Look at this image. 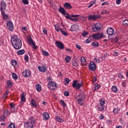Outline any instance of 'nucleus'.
<instances>
[{"label": "nucleus", "instance_id": "f257e3e1", "mask_svg": "<svg viewBox=\"0 0 128 128\" xmlns=\"http://www.w3.org/2000/svg\"><path fill=\"white\" fill-rule=\"evenodd\" d=\"M11 43L15 50H20L22 46V40L16 35H14L11 38Z\"/></svg>", "mask_w": 128, "mask_h": 128}, {"label": "nucleus", "instance_id": "f03ea898", "mask_svg": "<svg viewBox=\"0 0 128 128\" xmlns=\"http://www.w3.org/2000/svg\"><path fill=\"white\" fill-rule=\"evenodd\" d=\"M102 25L100 23H96L92 26V32H100L102 30Z\"/></svg>", "mask_w": 128, "mask_h": 128}, {"label": "nucleus", "instance_id": "7ed1b4c3", "mask_svg": "<svg viewBox=\"0 0 128 128\" xmlns=\"http://www.w3.org/2000/svg\"><path fill=\"white\" fill-rule=\"evenodd\" d=\"M72 86L74 88H76L77 90H78L80 88L84 87V83H82V82L78 83V80H74L73 81Z\"/></svg>", "mask_w": 128, "mask_h": 128}, {"label": "nucleus", "instance_id": "20e7f679", "mask_svg": "<svg viewBox=\"0 0 128 128\" xmlns=\"http://www.w3.org/2000/svg\"><path fill=\"white\" fill-rule=\"evenodd\" d=\"M28 42L29 44V46H32V48L34 50H36L38 47L36 46V42H34L32 37H28L27 38Z\"/></svg>", "mask_w": 128, "mask_h": 128}, {"label": "nucleus", "instance_id": "39448f33", "mask_svg": "<svg viewBox=\"0 0 128 128\" xmlns=\"http://www.w3.org/2000/svg\"><path fill=\"white\" fill-rule=\"evenodd\" d=\"M76 98H77V100L79 102H82V100H84V98H86V95L84 93H81L76 96Z\"/></svg>", "mask_w": 128, "mask_h": 128}, {"label": "nucleus", "instance_id": "423d86ee", "mask_svg": "<svg viewBox=\"0 0 128 128\" xmlns=\"http://www.w3.org/2000/svg\"><path fill=\"white\" fill-rule=\"evenodd\" d=\"M55 44L57 48H60V50H64V44L60 41H56Z\"/></svg>", "mask_w": 128, "mask_h": 128}, {"label": "nucleus", "instance_id": "0eeeda50", "mask_svg": "<svg viewBox=\"0 0 128 128\" xmlns=\"http://www.w3.org/2000/svg\"><path fill=\"white\" fill-rule=\"evenodd\" d=\"M48 88L50 90H54V88H56V82L51 81L48 84Z\"/></svg>", "mask_w": 128, "mask_h": 128}, {"label": "nucleus", "instance_id": "6e6552de", "mask_svg": "<svg viewBox=\"0 0 128 128\" xmlns=\"http://www.w3.org/2000/svg\"><path fill=\"white\" fill-rule=\"evenodd\" d=\"M6 26L9 30H10L11 32H12V30H14V24H12V22L8 21L7 22Z\"/></svg>", "mask_w": 128, "mask_h": 128}, {"label": "nucleus", "instance_id": "1a4fd4ad", "mask_svg": "<svg viewBox=\"0 0 128 128\" xmlns=\"http://www.w3.org/2000/svg\"><path fill=\"white\" fill-rule=\"evenodd\" d=\"M22 74L25 78H28L32 74V72L30 70H25L22 72Z\"/></svg>", "mask_w": 128, "mask_h": 128}, {"label": "nucleus", "instance_id": "9d476101", "mask_svg": "<svg viewBox=\"0 0 128 128\" xmlns=\"http://www.w3.org/2000/svg\"><path fill=\"white\" fill-rule=\"evenodd\" d=\"M96 64L94 62H92L90 64V70L94 71L96 70Z\"/></svg>", "mask_w": 128, "mask_h": 128}, {"label": "nucleus", "instance_id": "9b49d317", "mask_svg": "<svg viewBox=\"0 0 128 128\" xmlns=\"http://www.w3.org/2000/svg\"><path fill=\"white\" fill-rule=\"evenodd\" d=\"M24 128H34V126L32 125V122H27L24 124Z\"/></svg>", "mask_w": 128, "mask_h": 128}, {"label": "nucleus", "instance_id": "f8f14e48", "mask_svg": "<svg viewBox=\"0 0 128 128\" xmlns=\"http://www.w3.org/2000/svg\"><path fill=\"white\" fill-rule=\"evenodd\" d=\"M109 36H112L114 34V28H108L106 30Z\"/></svg>", "mask_w": 128, "mask_h": 128}, {"label": "nucleus", "instance_id": "ddd939ff", "mask_svg": "<svg viewBox=\"0 0 128 128\" xmlns=\"http://www.w3.org/2000/svg\"><path fill=\"white\" fill-rule=\"evenodd\" d=\"M64 7L65 8H66V10H72V5L68 3V2H66L64 4Z\"/></svg>", "mask_w": 128, "mask_h": 128}, {"label": "nucleus", "instance_id": "4468645a", "mask_svg": "<svg viewBox=\"0 0 128 128\" xmlns=\"http://www.w3.org/2000/svg\"><path fill=\"white\" fill-rule=\"evenodd\" d=\"M0 10L1 12H2V10H4L6 8V2L2 1L0 3Z\"/></svg>", "mask_w": 128, "mask_h": 128}, {"label": "nucleus", "instance_id": "2eb2a0df", "mask_svg": "<svg viewBox=\"0 0 128 128\" xmlns=\"http://www.w3.org/2000/svg\"><path fill=\"white\" fill-rule=\"evenodd\" d=\"M78 30V26L73 24L70 28L71 32H76Z\"/></svg>", "mask_w": 128, "mask_h": 128}, {"label": "nucleus", "instance_id": "dca6fc26", "mask_svg": "<svg viewBox=\"0 0 128 128\" xmlns=\"http://www.w3.org/2000/svg\"><path fill=\"white\" fill-rule=\"evenodd\" d=\"M96 18H98V16H96V15H90L88 16V20H96Z\"/></svg>", "mask_w": 128, "mask_h": 128}, {"label": "nucleus", "instance_id": "f3484780", "mask_svg": "<svg viewBox=\"0 0 128 128\" xmlns=\"http://www.w3.org/2000/svg\"><path fill=\"white\" fill-rule=\"evenodd\" d=\"M43 118L45 120H48L50 118V114L48 112H44L43 114Z\"/></svg>", "mask_w": 128, "mask_h": 128}, {"label": "nucleus", "instance_id": "a211bd4d", "mask_svg": "<svg viewBox=\"0 0 128 128\" xmlns=\"http://www.w3.org/2000/svg\"><path fill=\"white\" fill-rule=\"evenodd\" d=\"M59 12H60V14H64L65 16L66 14V10L64 8H62V6L60 7V8L58 9Z\"/></svg>", "mask_w": 128, "mask_h": 128}, {"label": "nucleus", "instance_id": "6ab92c4d", "mask_svg": "<svg viewBox=\"0 0 128 128\" xmlns=\"http://www.w3.org/2000/svg\"><path fill=\"white\" fill-rule=\"evenodd\" d=\"M80 62L82 66H86V58L84 56H82L80 58Z\"/></svg>", "mask_w": 128, "mask_h": 128}, {"label": "nucleus", "instance_id": "aec40b11", "mask_svg": "<svg viewBox=\"0 0 128 128\" xmlns=\"http://www.w3.org/2000/svg\"><path fill=\"white\" fill-rule=\"evenodd\" d=\"M38 70L40 72H46V67L44 66H39Z\"/></svg>", "mask_w": 128, "mask_h": 128}, {"label": "nucleus", "instance_id": "412c9836", "mask_svg": "<svg viewBox=\"0 0 128 128\" xmlns=\"http://www.w3.org/2000/svg\"><path fill=\"white\" fill-rule=\"evenodd\" d=\"M12 82L10 80H8L7 82V86H6V88H12Z\"/></svg>", "mask_w": 128, "mask_h": 128}, {"label": "nucleus", "instance_id": "4be33fe9", "mask_svg": "<svg viewBox=\"0 0 128 128\" xmlns=\"http://www.w3.org/2000/svg\"><path fill=\"white\" fill-rule=\"evenodd\" d=\"M21 100L22 102H26V93L24 92L21 94Z\"/></svg>", "mask_w": 128, "mask_h": 128}, {"label": "nucleus", "instance_id": "5701e85b", "mask_svg": "<svg viewBox=\"0 0 128 128\" xmlns=\"http://www.w3.org/2000/svg\"><path fill=\"white\" fill-rule=\"evenodd\" d=\"M98 40L100 38H106V36H104V33L97 34Z\"/></svg>", "mask_w": 128, "mask_h": 128}, {"label": "nucleus", "instance_id": "b1692460", "mask_svg": "<svg viewBox=\"0 0 128 128\" xmlns=\"http://www.w3.org/2000/svg\"><path fill=\"white\" fill-rule=\"evenodd\" d=\"M31 104L32 106H34V108H36L38 106L36 105V100H34V99H32L31 102Z\"/></svg>", "mask_w": 128, "mask_h": 128}, {"label": "nucleus", "instance_id": "393cba45", "mask_svg": "<svg viewBox=\"0 0 128 128\" xmlns=\"http://www.w3.org/2000/svg\"><path fill=\"white\" fill-rule=\"evenodd\" d=\"M97 108H98V110L100 112H102V110H104V106H102V105H100V104H98Z\"/></svg>", "mask_w": 128, "mask_h": 128}, {"label": "nucleus", "instance_id": "a878e982", "mask_svg": "<svg viewBox=\"0 0 128 128\" xmlns=\"http://www.w3.org/2000/svg\"><path fill=\"white\" fill-rule=\"evenodd\" d=\"M36 90H38V92H40L42 90V86L40 84H37L36 86Z\"/></svg>", "mask_w": 128, "mask_h": 128}, {"label": "nucleus", "instance_id": "bb28decb", "mask_svg": "<svg viewBox=\"0 0 128 128\" xmlns=\"http://www.w3.org/2000/svg\"><path fill=\"white\" fill-rule=\"evenodd\" d=\"M2 12V15L3 16L4 20H6V19L8 18V16H7L6 14L2 10V12Z\"/></svg>", "mask_w": 128, "mask_h": 128}, {"label": "nucleus", "instance_id": "cd10ccee", "mask_svg": "<svg viewBox=\"0 0 128 128\" xmlns=\"http://www.w3.org/2000/svg\"><path fill=\"white\" fill-rule=\"evenodd\" d=\"M24 52H26V51L24 50H18L17 52V54L19 56H20L22 54H24Z\"/></svg>", "mask_w": 128, "mask_h": 128}, {"label": "nucleus", "instance_id": "c85d7f7f", "mask_svg": "<svg viewBox=\"0 0 128 128\" xmlns=\"http://www.w3.org/2000/svg\"><path fill=\"white\" fill-rule=\"evenodd\" d=\"M71 60H72V57H70V56H66V58H65V60H66V62H70Z\"/></svg>", "mask_w": 128, "mask_h": 128}, {"label": "nucleus", "instance_id": "c756f323", "mask_svg": "<svg viewBox=\"0 0 128 128\" xmlns=\"http://www.w3.org/2000/svg\"><path fill=\"white\" fill-rule=\"evenodd\" d=\"M112 90L115 92V93H116L118 92V88H116V86H112Z\"/></svg>", "mask_w": 128, "mask_h": 128}, {"label": "nucleus", "instance_id": "7c9ffc66", "mask_svg": "<svg viewBox=\"0 0 128 128\" xmlns=\"http://www.w3.org/2000/svg\"><path fill=\"white\" fill-rule=\"evenodd\" d=\"M56 120L59 122H64V120L60 118V116H56Z\"/></svg>", "mask_w": 128, "mask_h": 128}, {"label": "nucleus", "instance_id": "2f4dec72", "mask_svg": "<svg viewBox=\"0 0 128 128\" xmlns=\"http://www.w3.org/2000/svg\"><path fill=\"white\" fill-rule=\"evenodd\" d=\"M92 46H94L95 48H98V42H93L92 44Z\"/></svg>", "mask_w": 128, "mask_h": 128}, {"label": "nucleus", "instance_id": "473e14b6", "mask_svg": "<svg viewBox=\"0 0 128 128\" xmlns=\"http://www.w3.org/2000/svg\"><path fill=\"white\" fill-rule=\"evenodd\" d=\"M60 32L62 34H63L64 36H68V33L66 32H64V31L63 30L62 28H60Z\"/></svg>", "mask_w": 128, "mask_h": 128}, {"label": "nucleus", "instance_id": "72a5a7b5", "mask_svg": "<svg viewBox=\"0 0 128 128\" xmlns=\"http://www.w3.org/2000/svg\"><path fill=\"white\" fill-rule=\"evenodd\" d=\"M123 25L125 26H128V20H125L122 22Z\"/></svg>", "mask_w": 128, "mask_h": 128}, {"label": "nucleus", "instance_id": "f704fd0d", "mask_svg": "<svg viewBox=\"0 0 128 128\" xmlns=\"http://www.w3.org/2000/svg\"><path fill=\"white\" fill-rule=\"evenodd\" d=\"M42 52L44 56H48V52L44 50H42Z\"/></svg>", "mask_w": 128, "mask_h": 128}, {"label": "nucleus", "instance_id": "c9c22d12", "mask_svg": "<svg viewBox=\"0 0 128 128\" xmlns=\"http://www.w3.org/2000/svg\"><path fill=\"white\" fill-rule=\"evenodd\" d=\"M12 66H16V64H18V62L16 60H12Z\"/></svg>", "mask_w": 128, "mask_h": 128}, {"label": "nucleus", "instance_id": "e433bc0d", "mask_svg": "<svg viewBox=\"0 0 128 128\" xmlns=\"http://www.w3.org/2000/svg\"><path fill=\"white\" fill-rule=\"evenodd\" d=\"M54 28L56 32H60V26L58 24L54 25Z\"/></svg>", "mask_w": 128, "mask_h": 128}, {"label": "nucleus", "instance_id": "4c0bfd02", "mask_svg": "<svg viewBox=\"0 0 128 128\" xmlns=\"http://www.w3.org/2000/svg\"><path fill=\"white\" fill-rule=\"evenodd\" d=\"M12 78L14 80H18V75L15 73H12Z\"/></svg>", "mask_w": 128, "mask_h": 128}, {"label": "nucleus", "instance_id": "58836bf2", "mask_svg": "<svg viewBox=\"0 0 128 128\" xmlns=\"http://www.w3.org/2000/svg\"><path fill=\"white\" fill-rule=\"evenodd\" d=\"M120 111V109L118 108H115L114 110V113L115 114H118V112Z\"/></svg>", "mask_w": 128, "mask_h": 128}, {"label": "nucleus", "instance_id": "ea45409f", "mask_svg": "<svg viewBox=\"0 0 128 128\" xmlns=\"http://www.w3.org/2000/svg\"><path fill=\"white\" fill-rule=\"evenodd\" d=\"M8 128H16V125L14 123H10L8 125Z\"/></svg>", "mask_w": 128, "mask_h": 128}, {"label": "nucleus", "instance_id": "a19ab883", "mask_svg": "<svg viewBox=\"0 0 128 128\" xmlns=\"http://www.w3.org/2000/svg\"><path fill=\"white\" fill-rule=\"evenodd\" d=\"M0 122H4L6 120V116L2 115L0 116Z\"/></svg>", "mask_w": 128, "mask_h": 128}, {"label": "nucleus", "instance_id": "79ce46f5", "mask_svg": "<svg viewBox=\"0 0 128 128\" xmlns=\"http://www.w3.org/2000/svg\"><path fill=\"white\" fill-rule=\"evenodd\" d=\"M90 36H92L94 40H98V34H93L92 36L90 35Z\"/></svg>", "mask_w": 128, "mask_h": 128}, {"label": "nucleus", "instance_id": "37998d69", "mask_svg": "<svg viewBox=\"0 0 128 128\" xmlns=\"http://www.w3.org/2000/svg\"><path fill=\"white\" fill-rule=\"evenodd\" d=\"M106 101V100H102V99L100 100V104H99L100 106H104V102Z\"/></svg>", "mask_w": 128, "mask_h": 128}, {"label": "nucleus", "instance_id": "c03bdc74", "mask_svg": "<svg viewBox=\"0 0 128 128\" xmlns=\"http://www.w3.org/2000/svg\"><path fill=\"white\" fill-rule=\"evenodd\" d=\"M72 64L74 66H78V62H76L74 60L72 61Z\"/></svg>", "mask_w": 128, "mask_h": 128}, {"label": "nucleus", "instance_id": "a18cd8bd", "mask_svg": "<svg viewBox=\"0 0 128 128\" xmlns=\"http://www.w3.org/2000/svg\"><path fill=\"white\" fill-rule=\"evenodd\" d=\"M88 32H86V31H84L82 34V36H88Z\"/></svg>", "mask_w": 128, "mask_h": 128}, {"label": "nucleus", "instance_id": "49530a36", "mask_svg": "<svg viewBox=\"0 0 128 128\" xmlns=\"http://www.w3.org/2000/svg\"><path fill=\"white\" fill-rule=\"evenodd\" d=\"M70 20H72V22H76L78 21V18H70Z\"/></svg>", "mask_w": 128, "mask_h": 128}, {"label": "nucleus", "instance_id": "de8ad7c7", "mask_svg": "<svg viewBox=\"0 0 128 128\" xmlns=\"http://www.w3.org/2000/svg\"><path fill=\"white\" fill-rule=\"evenodd\" d=\"M65 84H68L70 82V79L68 78H66L64 80Z\"/></svg>", "mask_w": 128, "mask_h": 128}, {"label": "nucleus", "instance_id": "09e8293b", "mask_svg": "<svg viewBox=\"0 0 128 128\" xmlns=\"http://www.w3.org/2000/svg\"><path fill=\"white\" fill-rule=\"evenodd\" d=\"M60 102H61L62 106H64V108H66V103L64 102V100H61Z\"/></svg>", "mask_w": 128, "mask_h": 128}, {"label": "nucleus", "instance_id": "8fccbe9b", "mask_svg": "<svg viewBox=\"0 0 128 128\" xmlns=\"http://www.w3.org/2000/svg\"><path fill=\"white\" fill-rule=\"evenodd\" d=\"M9 93L10 91L8 90H6V93L4 94V98H8V94Z\"/></svg>", "mask_w": 128, "mask_h": 128}, {"label": "nucleus", "instance_id": "3c124183", "mask_svg": "<svg viewBox=\"0 0 128 128\" xmlns=\"http://www.w3.org/2000/svg\"><path fill=\"white\" fill-rule=\"evenodd\" d=\"M22 2L24 4H28V0H22Z\"/></svg>", "mask_w": 128, "mask_h": 128}, {"label": "nucleus", "instance_id": "603ef678", "mask_svg": "<svg viewBox=\"0 0 128 128\" xmlns=\"http://www.w3.org/2000/svg\"><path fill=\"white\" fill-rule=\"evenodd\" d=\"M94 62H97V64H100V58H94Z\"/></svg>", "mask_w": 128, "mask_h": 128}, {"label": "nucleus", "instance_id": "864d4df0", "mask_svg": "<svg viewBox=\"0 0 128 128\" xmlns=\"http://www.w3.org/2000/svg\"><path fill=\"white\" fill-rule=\"evenodd\" d=\"M64 96H70V92H68V91H65L64 92Z\"/></svg>", "mask_w": 128, "mask_h": 128}, {"label": "nucleus", "instance_id": "5fc2aeb1", "mask_svg": "<svg viewBox=\"0 0 128 128\" xmlns=\"http://www.w3.org/2000/svg\"><path fill=\"white\" fill-rule=\"evenodd\" d=\"M66 18L68 20H70V18H72L71 16H70V14L68 13L66 14Z\"/></svg>", "mask_w": 128, "mask_h": 128}, {"label": "nucleus", "instance_id": "6e6d98bb", "mask_svg": "<svg viewBox=\"0 0 128 128\" xmlns=\"http://www.w3.org/2000/svg\"><path fill=\"white\" fill-rule=\"evenodd\" d=\"M108 14V10H104L102 12V14Z\"/></svg>", "mask_w": 128, "mask_h": 128}, {"label": "nucleus", "instance_id": "4d7b16f0", "mask_svg": "<svg viewBox=\"0 0 128 128\" xmlns=\"http://www.w3.org/2000/svg\"><path fill=\"white\" fill-rule=\"evenodd\" d=\"M4 114H7V115L10 114V113H8V110H4Z\"/></svg>", "mask_w": 128, "mask_h": 128}, {"label": "nucleus", "instance_id": "13d9d810", "mask_svg": "<svg viewBox=\"0 0 128 128\" xmlns=\"http://www.w3.org/2000/svg\"><path fill=\"white\" fill-rule=\"evenodd\" d=\"M24 60L26 62H28V55H25Z\"/></svg>", "mask_w": 128, "mask_h": 128}, {"label": "nucleus", "instance_id": "bf43d9fd", "mask_svg": "<svg viewBox=\"0 0 128 128\" xmlns=\"http://www.w3.org/2000/svg\"><path fill=\"white\" fill-rule=\"evenodd\" d=\"M16 108L14 107H13L12 108H11L12 112H16Z\"/></svg>", "mask_w": 128, "mask_h": 128}, {"label": "nucleus", "instance_id": "052dcab7", "mask_svg": "<svg viewBox=\"0 0 128 128\" xmlns=\"http://www.w3.org/2000/svg\"><path fill=\"white\" fill-rule=\"evenodd\" d=\"M76 48H77L78 50H82V46L78 44L76 45Z\"/></svg>", "mask_w": 128, "mask_h": 128}, {"label": "nucleus", "instance_id": "680f3d73", "mask_svg": "<svg viewBox=\"0 0 128 128\" xmlns=\"http://www.w3.org/2000/svg\"><path fill=\"white\" fill-rule=\"evenodd\" d=\"M126 82L127 81L126 80V81H124L122 82V84L123 86H126Z\"/></svg>", "mask_w": 128, "mask_h": 128}, {"label": "nucleus", "instance_id": "e2e57ef3", "mask_svg": "<svg viewBox=\"0 0 128 128\" xmlns=\"http://www.w3.org/2000/svg\"><path fill=\"white\" fill-rule=\"evenodd\" d=\"M100 120H104V115L102 114L100 116H99Z\"/></svg>", "mask_w": 128, "mask_h": 128}, {"label": "nucleus", "instance_id": "0e129e2a", "mask_svg": "<svg viewBox=\"0 0 128 128\" xmlns=\"http://www.w3.org/2000/svg\"><path fill=\"white\" fill-rule=\"evenodd\" d=\"M104 4H106V6H108V2H104L102 4V6H104Z\"/></svg>", "mask_w": 128, "mask_h": 128}, {"label": "nucleus", "instance_id": "69168bd1", "mask_svg": "<svg viewBox=\"0 0 128 128\" xmlns=\"http://www.w3.org/2000/svg\"><path fill=\"white\" fill-rule=\"evenodd\" d=\"M118 76L120 78H124V76L120 74H118Z\"/></svg>", "mask_w": 128, "mask_h": 128}, {"label": "nucleus", "instance_id": "338daca9", "mask_svg": "<svg viewBox=\"0 0 128 128\" xmlns=\"http://www.w3.org/2000/svg\"><path fill=\"white\" fill-rule=\"evenodd\" d=\"M121 2H122V0H116V3L117 4H120Z\"/></svg>", "mask_w": 128, "mask_h": 128}, {"label": "nucleus", "instance_id": "774afa93", "mask_svg": "<svg viewBox=\"0 0 128 128\" xmlns=\"http://www.w3.org/2000/svg\"><path fill=\"white\" fill-rule=\"evenodd\" d=\"M70 16H71V18H78V14L71 15Z\"/></svg>", "mask_w": 128, "mask_h": 128}]
</instances>
